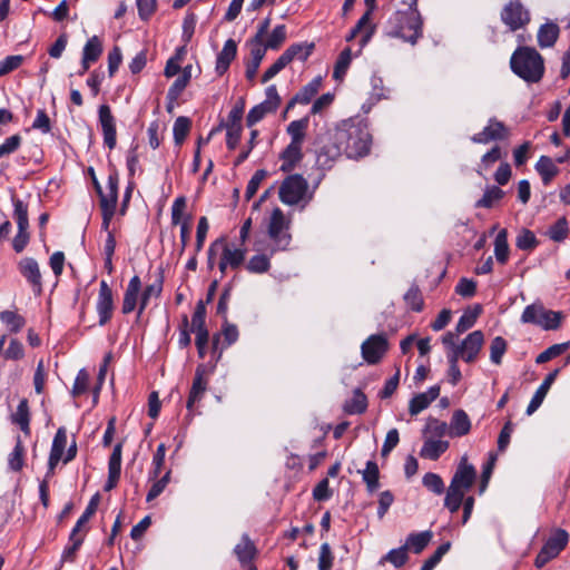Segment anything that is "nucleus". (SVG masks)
Masks as SVG:
<instances>
[{
	"instance_id": "obj_1",
	"label": "nucleus",
	"mask_w": 570,
	"mask_h": 570,
	"mask_svg": "<svg viewBox=\"0 0 570 570\" xmlns=\"http://www.w3.org/2000/svg\"><path fill=\"white\" fill-rule=\"evenodd\" d=\"M384 33L390 38H400L415 45L423 36V19L417 9V0H412L406 10L395 11L387 19Z\"/></svg>"
},
{
	"instance_id": "obj_2",
	"label": "nucleus",
	"mask_w": 570,
	"mask_h": 570,
	"mask_svg": "<svg viewBox=\"0 0 570 570\" xmlns=\"http://www.w3.org/2000/svg\"><path fill=\"white\" fill-rule=\"evenodd\" d=\"M336 141L343 144L348 158L357 159L370 153L372 135L365 121L350 119L336 128Z\"/></svg>"
},
{
	"instance_id": "obj_3",
	"label": "nucleus",
	"mask_w": 570,
	"mask_h": 570,
	"mask_svg": "<svg viewBox=\"0 0 570 570\" xmlns=\"http://www.w3.org/2000/svg\"><path fill=\"white\" fill-rule=\"evenodd\" d=\"M475 480V468L468 462L466 455L462 456L444 498V507L451 513H456L460 510L466 491L473 487Z\"/></svg>"
},
{
	"instance_id": "obj_4",
	"label": "nucleus",
	"mask_w": 570,
	"mask_h": 570,
	"mask_svg": "<svg viewBox=\"0 0 570 570\" xmlns=\"http://www.w3.org/2000/svg\"><path fill=\"white\" fill-rule=\"evenodd\" d=\"M510 68L522 80L537 83L544 75V60L534 48L519 46L510 58Z\"/></svg>"
},
{
	"instance_id": "obj_5",
	"label": "nucleus",
	"mask_w": 570,
	"mask_h": 570,
	"mask_svg": "<svg viewBox=\"0 0 570 570\" xmlns=\"http://www.w3.org/2000/svg\"><path fill=\"white\" fill-rule=\"evenodd\" d=\"M563 318L562 312L547 309L541 302L524 307L520 321L523 324H533L546 331L558 330Z\"/></svg>"
},
{
	"instance_id": "obj_6",
	"label": "nucleus",
	"mask_w": 570,
	"mask_h": 570,
	"mask_svg": "<svg viewBox=\"0 0 570 570\" xmlns=\"http://www.w3.org/2000/svg\"><path fill=\"white\" fill-rule=\"evenodd\" d=\"M500 19L510 32H515L531 22V12L521 0H510L502 7Z\"/></svg>"
},
{
	"instance_id": "obj_7",
	"label": "nucleus",
	"mask_w": 570,
	"mask_h": 570,
	"mask_svg": "<svg viewBox=\"0 0 570 570\" xmlns=\"http://www.w3.org/2000/svg\"><path fill=\"white\" fill-rule=\"evenodd\" d=\"M568 542L569 533L561 528L554 529L537 554L534 566L538 569L543 568L549 561L557 558L561 551L566 549Z\"/></svg>"
},
{
	"instance_id": "obj_8",
	"label": "nucleus",
	"mask_w": 570,
	"mask_h": 570,
	"mask_svg": "<svg viewBox=\"0 0 570 570\" xmlns=\"http://www.w3.org/2000/svg\"><path fill=\"white\" fill-rule=\"evenodd\" d=\"M13 217L17 223L18 232L12 240V248L16 253H21L28 245L30 239L28 205L21 199L12 197Z\"/></svg>"
},
{
	"instance_id": "obj_9",
	"label": "nucleus",
	"mask_w": 570,
	"mask_h": 570,
	"mask_svg": "<svg viewBox=\"0 0 570 570\" xmlns=\"http://www.w3.org/2000/svg\"><path fill=\"white\" fill-rule=\"evenodd\" d=\"M307 188V180L299 174H293L283 180L278 196L285 205H297L304 198Z\"/></svg>"
},
{
	"instance_id": "obj_10",
	"label": "nucleus",
	"mask_w": 570,
	"mask_h": 570,
	"mask_svg": "<svg viewBox=\"0 0 570 570\" xmlns=\"http://www.w3.org/2000/svg\"><path fill=\"white\" fill-rule=\"evenodd\" d=\"M287 228L288 226L285 222L283 210L278 207L274 208L268 225V236L275 244V247L272 249V254H274L276 250H285L288 248L292 236L291 234L284 232V229Z\"/></svg>"
},
{
	"instance_id": "obj_11",
	"label": "nucleus",
	"mask_w": 570,
	"mask_h": 570,
	"mask_svg": "<svg viewBox=\"0 0 570 570\" xmlns=\"http://www.w3.org/2000/svg\"><path fill=\"white\" fill-rule=\"evenodd\" d=\"M322 146L316 150L317 164L323 168H331L333 163L345 154L342 142L336 141V130L327 132L321 138Z\"/></svg>"
},
{
	"instance_id": "obj_12",
	"label": "nucleus",
	"mask_w": 570,
	"mask_h": 570,
	"mask_svg": "<svg viewBox=\"0 0 570 570\" xmlns=\"http://www.w3.org/2000/svg\"><path fill=\"white\" fill-rule=\"evenodd\" d=\"M389 346L386 334H372L361 345L362 357L367 364L375 365L386 354Z\"/></svg>"
},
{
	"instance_id": "obj_13",
	"label": "nucleus",
	"mask_w": 570,
	"mask_h": 570,
	"mask_svg": "<svg viewBox=\"0 0 570 570\" xmlns=\"http://www.w3.org/2000/svg\"><path fill=\"white\" fill-rule=\"evenodd\" d=\"M118 185H119V175L117 170H114L108 176L107 187L110 189V198L102 199V205L100 206L102 223L101 229L105 232H110L109 226L110 222L115 215L117 202H118Z\"/></svg>"
},
{
	"instance_id": "obj_14",
	"label": "nucleus",
	"mask_w": 570,
	"mask_h": 570,
	"mask_svg": "<svg viewBox=\"0 0 570 570\" xmlns=\"http://www.w3.org/2000/svg\"><path fill=\"white\" fill-rule=\"evenodd\" d=\"M67 446V429L65 426L58 428L50 449L47 472L42 480H47V484L49 485L50 479L56 473V468L62 459V454L65 453Z\"/></svg>"
},
{
	"instance_id": "obj_15",
	"label": "nucleus",
	"mask_w": 570,
	"mask_h": 570,
	"mask_svg": "<svg viewBox=\"0 0 570 570\" xmlns=\"http://www.w3.org/2000/svg\"><path fill=\"white\" fill-rule=\"evenodd\" d=\"M210 372L205 364L197 365L186 403L189 413L193 412L194 405L203 400L208 389V375Z\"/></svg>"
},
{
	"instance_id": "obj_16",
	"label": "nucleus",
	"mask_w": 570,
	"mask_h": 570,
	"mask_svg": "<svg viewBox=\"0 0 570 570\" xmlns=\"http://www.w3.org/2000/svg\"><path fill=\"white\" fill-rule=\"evenodd\" d=\"M510 137V129L495 117L489 119L482 131L474 134L471 140L474 144L487 145L491 141L505 140Z\"/></svg>"
},
{
	"instance_id": "obj_17",
	"label": "nucleus",
	"mask_w": 570,
	"mask_h": 570,
	"mask_svg": "<svg viewBox=\"0 0 570 570\" xmlns=\"http://www.w3.org/2000/svg\"><path fill=\"white\" fill-rule=\"evenodd\" d=\"M18 271L30 285L33 294H42V276L38 262L33 257H23L18 262Z\"/></svg>"
},
{
	"instance_id": "obj_18",
	"label": "nucleus",
	"mask_w": 570,
	"mask_h": 570,
	"mask_svg": "<svg viewBox=\"0 0 570 570\" xmlns=\"http://www.w3.org/2000/svg\"><path fill=\"white\" fill-rule=\"evenodd\" d=\"M239 333L236 325L230 324L228 320L224 321L222 332L213 335L212 353L216 356V361L222 357L223 351L234 344L238 340Z\"/></svg>"
},
{
	"instance_id": "obj_19",
	"label": "nucleus",
	"mask_w": 570,
	"mask_h": 570,
	"mask_svg": "<svg viewBox=\"0 0 570 570\" xmlns=\"http://www.w3.org/2000/svg\"><path fill=\"white\" fill-rule=\"evenodd\" d=\"M96 309L99 316V325H106L111 320L114 313L112 291L106 281L100 282Z\"/></svg>"
},
{
	"instance_id": "obj_20",
	"label": "nucleus",
	"mask_w": 570,
	"mask_h": 570,
	"mask_svg": "<svg viewBox=\"0 0 570 570\" xmlns=\"http://www.w3.org/2000/svg\"><path fill=\"white\" fill-rule=\"evenodd\" d=\"M98 117L102 130L104 144L111 150L117 144V130L116 120L109 105L99 106Z\"/></svg>"
},
{
	"instance_id": "obj_21",
	"label": "nucleus",
	"mask_w": 570,
	"mask_h": 570,
	"mask_svg": "<svg viewBox=\"0 0 570 570\" xmlns=\"http://www.w3.org/2000/svg\"><path fill=\"white\" fill-rule=\"evenodd\" d=\"M186 208V198L184 196L177 197L171 206V224L178 225L180 224V243H181V249L180 254L184 253L186 246L188 245L189 237H190V225L189 219L190 216H188L184 222H181L183 212Z\"/></svg>"
},
{
	"instance_id": "obj_22",
	"label": "nucleus",
	"mask_w": 570,
	"mask_h": 570,
	"mask_svg": "<svg viewBox=\"0 0 570 570\" xmlns=\"http://www.w3.org/2000/svg\"><path fill=\"white\" fill-rule=\"evenodd\" d=\"M218 240H223V244L219 246L220 258L232 269H238L245 262L246 249L232 246L226 236L218 237Z\"/></svg>"
},
{
	"instance_id": "obj_23",
	"label": "nucleus",
	"mask_w": 570,
	"mask_h": 570,
	"mask_svg": "<svg viewBox=\"0 0 570 570\" xmlns=\"http://www.w3.org/2000/svg\"><path fill=\"white\" fill-rule=\"evenodd\" d=\"M484 343V335L482 331L478 330L470 333L463 342L459 345L463 355V361L466 363H472L478 357L482 345Z\"/></svg>"
},
{
	"instance_id": "obj_24",
	"label": "nucleus",
	"mask_w": 570,
	"mask_h": 570,
	"mask_svg": "<svg viewBox=\"0 0 570 570\" xmlns=\"http://www.w3.org/2000/svg\"><path fill=\"white\" fill-rule=\"evenodd\" d=\"M560 373V368H556L550 372L540 384V386L534 392L528 407L525 410L527 415L533 414L542 404L544 397L547 396L551 385L554 383L556 379Z\"/></svg>"
},
{
	"instance_id": "obj_25",
	"label": "nucleus",
	"mask_w": 570,
	"mask_h": 570,
	"mask_svg": "<svg viewBox=\"0 0 570 570\" xmlns=\"http://www.w3.org/2000/svg\"><path fill=\"white\" fill-rule=\"evenodd\" d=\"M237 56V42L234 39H228L225 41L223 49L217 55L215 71L218 76H224L228 69L230 63L235 60Z\"/></svg>"
},
{
	"instance_id": "obj_26",
	"label": "nucleus",
	"mask_w": 570,
	"mask_h": 570,
	"mask_svg": "<svg viewBox=\"0 0 570 570\" xmlns=\"http://www.w3.org/2000/svg\"><path fill=\"white\" fill-rule=\"evenodd\" d=\"M440 395V386L433 385L428 392L419 393L414 395L409 403V413L411 415H417L423 410L430 406V404L436 400Z\"/></svg>"
},
{
	"instance_id": "obj_27",
	"label": "nucleus",
	"mask_w": 570,
	"mask_h": 570,
	"mask_svg": "<svg viewBox=\"0 0 570 570\" xmlns=\"http://www.w3.org/2000/svg\"><path fill=\"white\" fill-rule=\"evenodd\" d=\"M140 291H141L140 277L138 275H135L130 278V281L126 287L125 294H124L122 306H121V312L124 314H129L136 308L137 302H138V295H139Z\"/></svg>"
},
{
	"instance_id": "obj_28",
	"label": "nucleus",
	"mask_w": 570,
	"mask_h": 570,
	"mask_svg": "<svg viewBox=\"0 0 570 570\" xmlns=\"http://www.w3.org/2000/svg\"><path fill=\"white\" fill-rule=\"evenodd\" d=\"M471 430V421L464 410H455L452 414L449 426V434L452 438H461L469 434Z\"/></svg>"
},
{
	"instance_id": "obj_29",
	"label": "nucleus",
	"mask_w": 570,
	"mask_h": 570,
	"mask_svg": "<svg viewBox=\"0 0 570 570\" xmlns=\"http://www.w3.org/2000/svg\"><path fill=\"white\" fill-rule=\"evenodd\" d=\"M302 145L288 144L281 153L279 158L283 161L281 170L284 173L292 171L296 165L303 159Z\"/></svg>"
},
{
	"instance_id": "obj_30",
	"label": "nucleus",
	"mask_w": 570,
	"mask_h": 570,
	"mask_svg": "<svg viewBox=\"0 0 570 570\" xmlns=\"http://www.w3.org/2000/svg\"><path fill=\"white\" fill-rule=\"evenodd\" d=\"M314 49V42H297L291 45L282 55L287 61V63H291L295 59L304 62L311 57Z\"/></svg>"
},
{
	"instance_id": "obj_31",
	"label": "nucleus",
	"mask_w": 570,
	"mask_h": 570,
	"mask_svg": "<svg viewBox=\"0 0 570 570\" xmlns=\"http://www.w3.org/2000/svg\"><path fill=\"white\" fill-rule=\"evenodd\" d=\"M250 47V59L245 62L246 70L245 77L247 80L253 81L257 75L261 62L263 61L266 50L263 46L248 43Z\"/></svg>"
},
{
	"instance_id": "obj_32",
	"label": "nucleus",
	"mask_w": 570,
	"mask_h": 570,
	"mask_svg": "<svg viewBox=\"0 0 570 570\" xmlns=\"http://www.w3.org/2000/svg\"><path fill=\"white\" fill-rule=\"evenodd\" d=\"M560 35V28L554 22H547L540 26L538 30V45L540 48H550L554 46Z\"/></svg>"
},
{
	"instance_id": "obj_33",
	"label": "nucleus",
	"mask_w": 570,
	"mask_h": 570,
	"mask_svg": "<svg viewBox=\"0 0 570 570\" xmlns=\"http://www.w3.org/2000/svg\"><path fill=\"white\" fill-rule=\"evenodd\" d=\"M12 423L17 424L20 430L24 433V435L29 436L31 433L30 429V409H29V402L27 399H22L18 406L16 412L11 416Z\"/></svg>"
},
{
	"instance_id": "obj_34",
	"label": "nucleus",
	"mask_w": 570,
	"mask_h": 570,
	"mask_svg": "<svg viewBox=\"0 0 570 570\" xmlns=\"http://www.w3.org/2000/svg\"><path fill=\"white\" fill-rule=\"evenodd\" d=\"M163 285H164V274H163V271H159L154 283L147 285L141 293L139 308H138V315L144 313V311L146 309V307L149 303V299L153 296L159 297L161 295Z\"/></svg>"
},
{
	"instance_id": "obj_35",
	"label": "nucleus",
	"mask_w": 570,
	"mask_h": 570,
	"mask_svg": "<svg viewBox=\"0 0 570 570\" xmlns=\"http://www.w3.org/2000/svg\"><path fill=\"white\" fill-rule=\"evenodd\" d=\"M367 406L368 402L366 395L357 387L353 391V396L345 401L343 411L348 415L363 414L367 410Z\"/></svg>"
},
{
	"instance_id": "obj_36",
	"label": "nucleus",
	"mask_w": 570,
	"mask_h": 570,
	"mask_svg": "<svg viewBox=\"0 0 570 570\" xmlns=\"http://www.w3.org/2000/svg\"><path fill=\"white\" fill-rule=\"evenodd\" d=\"M449 445L448 441L428 439L420 451V455L435 461L449 449Z\"/></svg>"
},
{
	"instance_id": "obj_37",
	"label": "nucleus",
	"mask_w": 570,
	"mask_h": 570,
	"mask_svg": "<svg viewBox=\"0 0 570 570\" xmlns=\"http://www.w3.org/2000/svg\"><path fill=\"white\" fill-rule=\"evenodd\" d=\"M535 170L540 175L543 185H549L559 174V168L549 156H541L535 164Z\"/></svg>"
},
{
	"instance_id": "obj_38",
	"label": "nucleus",
	"mask_w": 570,
	"mask_h": 570,
	"mask_svg": "<svg viewBox=\"0 0 570 570\" xmlns=\"http://www.w3.org/2000/svg\"><path fill=\"white\" fill-rule=\"evenodd\" d=\"M308 125H309L308 116H305L301 119L293 120L292 122H289L286 131L291 136V144L303 146Z\"/></svg>"
},
{
	"instance_id": "obj_39",
	"label": "nucleus",
	"mask_w": 570,
	"mask_h": 570,
	"mask_svg": "<svg viewBox=\"0 0 570 570\" xmlns=\"http://www.w3.org/2000/svg\"><path fill=\"white\" fill-rule=\"evenodd\" d=\"M363 481L368 492H374L380 487V470L375 461H367L365 469L362 471Z\"/></svg>"
},
{
	"instance_id": "obj_40",
	"label": "nucleus",
	"mask_w": 570,
	"mask_h": 570,
	"mask_svg": "<svg viewBox=\"0 0 570 570\" xmlns=\"http://www.w3.org/2000/svg\"><path fill=\"white\" fill-rule=\"evenodd\" d=\"M505 193L498 186H489L485 188L483 196L475 203V208H492L499 203Z\"/></svg>"
},
{
	"instance_id": "obj_41",
	"label": "nucleus",
	"mask_w": 570,
	"mask_h": 570,
	"mask_svg": "<svg viewBox=\"0 0 570 570\" xmlns=\"http://www.w3.org/2000/svg\"><path fill=\"white\" fill-rule=\"evenodd\" d=\"M26 449L21 438L18 435L14 448L8 456V466L13 472H20L24 466Z\"/></svg>"
},
{
	"instance_id": "obj_42",
	"label": "nucleus",
	"mask_w": 570,
	"mask_h": 570,
	"mask_svg": "<svg viewBox=\"0 0 570 570\" xmlns=\"http://www.w3.org/2000/svg\"><path fill=\"white\" fill-rule=\"evenodd\" d=\"M234 552L240 563H248L254 559L256 548L249 537L244 534L240 542L236 544Z\"/></svg>"
},
{
	"instance_id": "obj_43",
	"label": "nucleus",
	"mask_w": 570,
	"mask_h": 570,
	"mask_svg": "<svg viewBox=\"0 0 570 570\" xmlns=\"http://www.w3.org/2000/svg\"><path fill=\"white\" fill-rule=\"evenodd\" d=\"M433 533L429 530L410 533L404 546L410 547L414 553H421L430 543Z\"/></svg>"
},
{
	"instance_id": "obj_44",
	"label": "nucleus",
	"mask_w": 570,
	"mask_h": 570,
	"mask_svg": "<svg viewBox=\"0 0 570 570\" xmlns=\"http://www.w3.org/2000/svg\"><path fill=\"white\" fill-rule=\"evenodd\" d=\"M85 540V534L75 533L71 530L69 534V543L65 547L61 554V562H73L77 551L80 549Z\"/></svg>"
},
{
	"instance_id": "obj_45",
	"label": "nucleus",
	"mask_w": 570,
	"mask_h": 570,
	"mask_svg": "<svg viewBox=\"0 0 570 570\" xmlns=\"http://www.w3.org/2000/svg\"><path fill=\"white\" fill-rule=\"evenodd\" d=\"M104 46L98 36L90 37L83 46L82 58L87 61L97 62L102 55Z\"/></svg>"
},
{
	"instance_id": "obj_46",
	"label": "nucleus",
	"mask_w": 570,
	"mask_h": 570,
	"mask_svg": "<svg viewBox=\"0 0 570 570\" xmlns=\"http://www.w3.org/2000/svg\"><path fill=\"white\" fill-rule=\"evenodd\" d=\"M99 502H100V494L97 492L90 498L85 511L79 517L75 527L72 528L73 534L80 533L82 527H85V524L88 523V521L94 517V514L96 513V511L98 509Z\"/></svg>"
},
{
	"instance_id": "obj_47",
	"label": "nucleus",
	"mask_w": 570,
	"mask_h": 570,
	"mask_svg": "<svg viewBox=\"0 0 570 570\" xmlns=\"http://www.w3.org/2000/svg\"><path fill=\"white\" fill-rule=\"evenodd\" d=\"M481 313L482 306L480 304H475L472 308L466 309L456 323V332L464 333L470 330L475 324Z\"/></svg>"
},
{
	"instance_id": "obj_48",
	"label": "nucleus",
	"mask_w": 570,
	"mask_h": 570,
	"mask_svg": "<svg viewBox=\"0 0 570 570\" xmlns=\"http://www.w3.org/2000/svg\"><path fill=\"white\" fill-rule=\"evenodd\" d=\"M509 244H508V232L507 229H501L494 240V255L501 265L507 264L509 259Z\"/></svg>"
},
{
	"instance_id": "obj_49",
	"label": "nucleus",
	"mask_w": 570,
	"mask_h": 570,
	"mask_svg": "<svg viewBox=\"0 0 570 570\" xmlns=\"http://www.w3.org/2000/svg\"><path fill=\"white\" fill-rule=\"evenodd\" d=\"M0 321L14 334L19 333L26 325V318L14 311L0 312Z\"/></svg>"
},
{
	"instance_id": "obj_50",
	"label": "nucleus",
	"mask_w": 570,
	"mask_h": 570,
	"mask_svg": "<svg viewBox=\"0 0 570 570\" xmlns=\"http://www.w3.org/2000/svg\"><path fill=\"white\" fill-rule=\"evenodd\" d=\"M322 86V77L317 76L313 78L308 83L299 89L296 94V100H301V105H307L318 92Z\"/></svg>"
},
{
	"instance_id": "obj_51",
	"label": "nucleus",
	"mask_w": 570,
	"mask_h": 570,
	"mask_svg": "<svg viewBox=\"0 0 570 570\" xmlns=\"http://www.w3.org/2000/svg\"><path fill=\"white\" fill-rule=\"evenodd\" d=\"M191 128V120L188 117L179 116L173 126L174 141L180 146L187 138Z\"/></svg>"
},
{
	"instance_id": "obj_52",
	"label": "nucleus",
	"mask_w": 570,
	"mask_h": 570,
	"mask_svg": "<svg viewBox=\"0 0 570 570\" xmlns=\"http://www.w3.org/2000/svg\"><path fill=\"white\" fill-rule=\"evenodd\" d=\"M569 235V223L564 216L557 219L547 230V236L557 243L563 242Z\"/></svg>"
},
{
	"instance_id": "obj_53",
	"label": "nucleus",
	"mask_w": 570,
	"mask_h": 570,
	"mask_svg": "<svg viewBox=\"0 0 570 570\" xmlns=\"http://www.w3.org/2000/svg\"><path fill=\"white\" fill-rule=\"evenodd\" d=\"M286 36H287L286 26L277 24L271 32L266 42L263 41V48H265L266 51L268 49L278 50L282 47V45L285 42Z\"/></svg>"
},
{
	"instance_id": "obj_54",
	"label": "nucleus",
	"mask_w": 570,
	"mask_h": 570,
	"mask_svg": "<svg viewBox=\"0 0 570 570\" xmlns=\"http://www.w3.org/2000/svg\"><path fill=\"white\" fill-rule=\"evenodd\" d=\"M422 484L435 495H441L445 491L443 479L434 472H426L422 478Z\"/></svg>"
},
{
	"instance_id": "obj_55",
	"label": "nucleus",
	"mask_w": 570,
	"mask_h": 570,
	"mask_svg": "<svg viewBox=\"0 0 570 570\" xmlns=\"http://www.w3.org/2000/svg\"><path fill=\"white\" fill-rule=\"evenodd\" d=\"M352 61V50L351 48H345L338 56L334 70H333V78L336 80H341L346 75V71L351 65Z\"/></svg>"
},
{
	"instance_id": "obj_56",
	"label": "nucleus",
	"mask_w": 570,
	"mask_h": 570,
	"mask_svg": "<svg viewBox=\"0 0 570 570\" xmlns=\"http://www.w3.org/2000/svg\"><path fill=\"white\" fill-rule=\"evenodd\" d=\"M508 350V342L502 336H495L490 344V360L495 365H501L503 355Z\"/></svg>"
},
{
	"instance_id": "obj_57",
	"label": "nucleus",
	"mask_w": 570,
	"mask_h": 570,
	"mask_svg": "<svg viewBox=\"0 0 570 570\" xmlns=\"http://www.w3.org/2000/svg\"><path fill=\"white\" fill-rule=\"evenodd\" d=\"M271 268V259L265 254L254 255L246 264V269L252 274H263Z\"/></svg>"
},
{
	"instance_id": "obj_58",
	"label": "nucleus",
	"mask_w": 570,
	"mask_h": 570,
	"mask_svg": "<svg viewBox=\"0 0 570 570\" xmlns=\"http://www.w3.org/2000/svg\"><path fill=\"white\" fill-rule=\"evenodd\" d=\"M539 245L534 233L530 229L523 228L515 239V246L521 250H533Z\"/></svg>"
},
{
	"instance_id": "obj_59",
	"label": "nucleus",
	"mask_w": 570,
	"mask_h": 570,
	"mask_svg": "<svg viewBox=\"0 0 570 570\" xmlns=\"http://www.w3.org/2000/svg\"><path fill=\"white\" fill-rule=\"evenodd\" d=\"M122 442H118L109 456L108 475L120 478Z\"/></svg>"
},
{
	"instance_id": "obj_60",
	"label": "nucleus",
	"mask_w": 570,
	"mask_h": 570,
	"mask_svg": "<svg viewBox=\"0 0 570 570\" xmlns=\"http://www.w3.org/2000/svg\"><path fill=\"white\" fill-rule=\"evenodd\" d=\"M569 346H570L569 342L560 343V344H553V345L549 346L548 348H546L543 352H541L537 356L535 363L543 364L546 362H549L552 358H554V357L561 355L562 353H564L569 348Z\"/></svg>"
},
{
	"instance_id": "obj_61",
	"label": "nucleus",
	"mask_w": 570,
	"mask_h": 570,
	"mask_svg": "<svg viewBox=\"0 0 570 570\" xmlns=\"http://www.w3.org/2000/svg\"><path fill=\"white\" fill-rule=\"evenodd\" d=\"M406 305L414 312H421L424 306L423 297L417 285H412L404 295Z\"/></svg>"
},
{
	"instance_id": "obj_62",
	"label": "nucleus",
	"mask_w": 570,
	"mask_h": 570,
	"mask_svg": "<svg viewBox=\"0 0 570 570\" xmlns=\"http://www.w3.org/2000/svg\"><path fill=\"white\" fill-rule=\"evenodd\" d=\"M170 475H171V470H167L166 473L161 478L158 476L156 480H154L155 482L153 483V485L149 489L147 497H146L147 502H151L153 500H155L163 493V491L166 489V487L170 482Z\"/></svg>"
},
{
	"instance_id": "obj_63",
	"label": "nucleus",
	"mask_w": 570,
	"mask_h": 570,
	"mask_svg": "<svg viewBox=\"0 0 570 570\" xmlns=\"http://www.w3.org/2000/svg\"><path fill=\"white\" fill-rule=\"evenodd\" d=\"M451 549V542L446 541L442 543L438 549L434 551V553L428 558L420 570H433L438 563L442 560L443 556L449 552Z\"/></svg>"
},
{
	"instance_id": "obj_64",
	"label": "nucleus",
	"mask_w": 570,
	"mask_h": 570,
	"mask_svg": "<svg viewBox=\"0 0 570 570\" xmlns=\"http://www.w3.org/2000/svg\"><path fill=\"white\" fill-rule=\"evenodd\" d=\"M383 560L391 562L395 568L403 567L409 560L407 546L390 550Z\"/></svg>"
}]
</instances>
